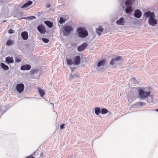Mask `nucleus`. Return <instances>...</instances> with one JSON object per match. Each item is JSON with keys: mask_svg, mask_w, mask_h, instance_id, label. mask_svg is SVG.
I'll list each match as a JSON object with an SVG mask.
<instances>
[{"mask_svg": "<svg viewBox=\"0 0 158 158\" xmlns=\"http://www.w3.org/2000/svg\"><path fill=\"white\" fill-rule=\"evenodd\" d=\"M128 101H129V100H129V98H128Z\"/></svg>", "mask_w": 158, "mask_h": 158, "instance_id": "46", "label": "nucleus"}, {"mask_svg": "<svg viewBox=\"0 0 158 158\" xmlns=\"http://www.w3.org/2000/svg\"><path fill=\"white\" fill-rule=\"evenodd\" d=\"M63 29L62 31L63 35L65 36L69 35L71 32L73 30V27L68 25L63 26Z\"/></svg>", "mask_w": 158, "mask_h": 158, "instance_id": "2", "label": "nucleus"}, {"mask_svg": "<svg viewBox=\"0 0 158 158\" xmlns=\"http://www.w3.org/2000/svg\"><path fill=\"white\" fill-rule=\"evenodd\" d=\"M65 124H62L60 125V128L61 129H63L64 128V126Z\"/></svg>", "mask_w": 158, "mask_h": 158, "instance_id": "38", "label": "nucleus"}, {"mask_svg": "<svg viewBox=\"0 0 158 158\" xmlns=\"http://www.w3.org/2000/svg\"><path fill=\"white\" fill-rule=\"evenodd\" d=\"M42 14V13L41 12H39L37 13V15L38 16H40Z\"/></svg>", "mask_w": 158, "mask_h": 158, "instance_id": "39", "label": "nucleus"}, {"mask_svg": "<svg viewBox=\"0 0 158 158\" xmlns=\"http://www.w3.org/2000/svg\"><path fill=\"white\" fill-rule=\"evenodd\" d=\"M81 61V57L79 56H77L74 58L73 64L75 65H79Z\"/></svg>", "mask_w": 158, "mask_h": 158, "instance_id": "11", "label": "nucleus"}, {"mask_svg": "<svg viewBox=\"0 0 158 158\" xmlns=\"http://www.w3.org/2000/svg\"><path fill=\"white\" fill-rule=\"evenodd\" d=\"M14 32V31L11 29H10L8 31V33L9 34H12Z\"/></svg>", "mask_w": 158, "mask_h": 158, "instance_id": "37", "label": "nucleus"}, {"mask_svg": "<svg viewBox=\"0 0 158 158\" xmlns=\"http://www.w3.org/2000/svg\"><path fill=\"white\" fill-rule=\"evenodd\" d=\"M66 20L67 19H66L65 16H64L60 17L59 22L60 24H61L64 23Z\"/></svg>", "mask_w": 158, "mask_h": 158, "instance_id": "23", "label": "nucleus"}, {"mask_svg": "<svg viewBox=\"0 0 158 158\" xmlns=\"http://www.w3.org/2000/svg\"><path fill=\"white\" fill-rule=\"evenodd\" d=\"M156 111L157 112H158V109H156Z\"/></svg>", "mask_w": 158, "mask_h": 158, "instance_id": "45", "label": "nucleus"}, {"mask_svg": "<svg viewBox=\"0 0 158 158\" xmlns=\"http://www.w3.org/2000/svg\"><path fill=\"white\" fill-rule=\"evenodd\" d=\"M138 91L139 96L142 99H144L150 95V91L149 92H144L143 89H140L138 90Z\"/></svg>", "mask_w": 158, "mask_h": 158, "instance_id": "3", "label": "nucleus"}, {"mask_svg": "<svg viewBox=\"0 0 158 158\" xmlns=\"http://www.w3.org/2000/svg\"><path fill=\"white\" fill-rule=\"evenodd\" d=\"M101 112V110L99 107H97L95 108V113L96 114L98 115Z\"/></svg>", "mask_w": 158, "mask_h": 158, "instance_id": "26", "label": "nucleus"}, {"mask_svg": "<svg viewBox=\"0 0 158 158\" xmlns=\"http://www.w3.org/2000/svg\"><path fill=\"white\" fill-rule=\"evenodd\" d=\"M50 7V4H48V3H47V4H46V7L47 8H49V7Z\"/></svg>", "mask_w": 158, "mask_h": 158, "instance_id": "40", "label": "nucleus"}, {"mask_svg": "<svg viewBox=\"0 0 158 158\" xmlns=\"http://www.w3.org/2000/svg\"><path fill=\"white\" fill-rule=\"evenodd\" d=\"M131 81H133V83L135 84H137L139 82V81L136 80L135 78L134 77L131 78Z\"/></svg>", "mask_w": 158, "mask_h": 158, "instance_id": "34", "label": "nucleus"}, {"mask_svg": "<svg viewBox=\"0 0 158 158\" xmlns=\"http://www.w3.org/2000/svg\"><path fill=\"white\" fill-rule=\"evenodd\" d=\"M146 104L142 102H137L135 104V106L139 107L141 106H144L146 105Z\"/></svg>", "mask_w": 158, "mask_h": 158, "instance_id": "24", "label": "nucleus"}, {"mask_svg": "<svg viewBox=\"0 0 158 158\" xmlns=\"http://www.w3.org/2000/svg\"><path fill=\"white\" fill-rule=\"evenodd\" d=\"M43 155V153H41L40 154V157H42V155Z\"/></svg>", "mask_w": 158, "mask_h": 158, "instance_id": "44", "label": "nucleus"}, {"mask_svg": "<svg viewBox=\"0 0 158 158\" xmlns=\"http://www.w3.org/2000/svg\"><path fill=\"white\" fill-rule=\"evenodd\" d=\"M39 92L40 93V95L41 97H42L45 94V93L44 90L41 89H39Z\"/></svg>", "mask_w": 158, "mask_h": 158, "instance_id": "29", "label": "nucleus"}, {"mask_svg": "<svg viewBox=\"0 0 158 158\" xmlns=\"http://www.w3.org/2000/svg\"><path fill=\"white\" fill-rule=\"evenodd\" d=\"M152 99H149V100H148V99H147V101L148 102H151L152 101Z\"/></svg>", "mask_w": 158, "mask_h": 158, "instance_id": "42", "label": "nucleus"}, {"mask_svg": "<svg viewBox=\"0 0 158 158\" xmlns=\"http://www.w3.org/2000/svg\"><path fill=\"white\" fill-rule=\"evenodd\" d=\"M31 68V66L29 64H25L22 65L20 69L21 70H29Z\"/></svg>", "mask_w": 158, "mask_h": 158, "instance_id": "14", "label": "nucleus"}, {"mask_svg": "<svg viewBox=\"0 0 158 158\" xmlns=\"http://www.w3.org/2000/svg\"><path fill=\"white\" fill-rule=\"evenodd\" d=\"M14 44V42L13 40H8L7 41L6 44L7 46H10Z\"/></svg>", "mask_w": 158, "mask_h": 158, "instance_id": "27", "label": "nucleus"}, {"mask_svg": "<svg viewBox=\"0 0 158 158\" xmlns=\"http://www.w3.org/2000/svg\"><path fill=\"white\" fill-rule=\"evenodd\" d=\"M0 66L4 70H7L9 69V67L7 65H6L4 63H1V64H0Z\"/></svg>", "mask_w": 158, "mask_h": 158, "instance_id": "19", "label": "nucleus"}, {"mask_svg": "<svg viewBox=\"0 0 158 158\" xmlns=\"http://www.w3.org/2000/svg\"><path fill=\"white\" fill-rule=\"evenodd\" d=\"M37 152V151H36L35 152H34L33 153H32V154L31 155L29 156H28L27 157V158H35L34 156V155L35 153H36V152Z\"/></svg>", "mask_w": 158, "mask_h": 158, "instance_id": "35", "label": "nucleus"}, {"mask_svg": "<svg viewBox=\"0 0 158 158\" xmlns=\"http://www.w3.org/2000/svg\"><path fill=\"white\" fill-rule=\"evenodd\" d=\"M155 17L150 18L149 19L148 23L149 24L152 26H155L157 24V21L154 18Z\"/></svg>", "mask_w": 158, "mask_h": 158, "instance_id": "5", "label": "nucleus"}, {"mask_svg": "<svg viewBox=\"0 0 158 158\" xmlns=\"http://www.w3.org/2000/svg\"><path fill=\"white\" fill-rule=\"evenodd\" d=\"M79 75L78 73L72 74L71 73L69 76V77L70 80L73 79L76 77H79Z\"/></svg>", "mask_w": 158, "mask_h": 158, "instance_id": "22", "label": "nucleus"}, {"mask_svg": "<svg viewBox=\"0 0 158 158\" xmlns=\"http://www.w3.org/2000/svg\"><path fill=\"white\" fill-rule=\"evenodd\" d=\"M122 59L121 56H117L114 58L111 59L110 62V64L111 65H114V64H119L120 61H121Z\"/></svg>", "mask_w": 158, "mask_h": 158, "instance_id": "4", "label": "nucleus"}, {"mask_svg": "<svg viewBox=\"0 0 158 158\" xmlns=\"http://www.w3.org/2000/svg\"><path fill=\"white\" fill-rule=\"evenodd\" d=\"M116 23L118 25H124L125 23L124 19L123 18L121 17L119 19L117 20Z\"/></svg>", "mask_w": 158, "mask_h": 158, "instance_id": "16", "label": "nucleus"}, {"mask_svg": "<svg viewBox=\"0 0 158 158\" xmlns=\"http://www.w3.org/2000/svg\"><path fill=\"white\" fill-rule=\"evenodd\" d=\"M143 16L146 18H152L155 17V14L153 12H151L150 11H148L145 12L143 15Z\"/></svg>", "mask_w": 158, "mask_h": 158, "instance_id": "7", "label": "nucleus"}, {"mask_svg": "<svg viewBox=\"0 0 158 158\" xmlns=\"http://www.w3.org/2000/svg\"><path fill=\"white\" fill-rule=\"evenodd\" d=\"M88 46L87 43L86 42L83 43L81 45L78 46L77 47V50L80 52L83 51Z\"/></svg>", "mask_w": 158, "mask_h": 158, "instance_id": "6", "label": "nucleus"}, {"mask_svg": "<svg viewBox=\"0 0 158 158\" xmlns=\"http://www.w3.org/2000/svg\"><path fill=\"white\" fill-rule=\"evenodd\" d=\"M66 61L67 62V64L68 65H72L73 63L71 59L70 58L67 59Z\"/></svg>", "mask_w": 158, "mask_h": 158, "instance_id": "28", "label": "nucleus"}, {"mask_svg": "<svg viewBox=\"0 0 158 158\" xmlns=\"http://www.w3.org/2000/svg\"><path fill=\"white\" fill-rule=\"evenodd\" d=\"M21 36L23 40H27L28 38V34L26 31L22 32L21 34Z\"/></svg>", "mask_w": 158, "mask_h": 158, "instance_id": "15", "label": "nucleus"}, {"mask_svg": "<svg viewBox=\"0 0 158 158\" xmlns=\"http://www.w3.org/2000/svg\"><path fill=\"white\" fill-rule=\"evenodd\" d=\"M103 31V29L102 28L101 26L99 27L98 28L96 29V31L99 35H101Z\"/></svg>", "mask_w": 158, "mask_h": 158, "instance_id": "21", "label": "nucleus"}, {"mask_svg": "<svg viewBox=\"0 0 158 158\" xmlns=\"http://www.w3.org/2000/svg\"><path fill=\"white\" fill-rule=\"evenodd\" d=\"M44 23L49 28H51L53 26V23L49 21H45Z\"/></svg>", "mask_w": 158, "mask_h": 158, "instance_id": "20", "label": "nucleus"}, {"mask_svg": "<svg viewBox=\"0 0 158 158\" xmlns=\"http://www.w3.org/2000/svg\"><path fill=\"white\" fill-rule=\"evenodd\" d=\"M132 2L130 0H126L125 2V4L126 5H128L132 4Z\"/></svg>", "mask_w": 158, "mask_h": 158, "instance_id": "32", "label": "nucleus"}, {"mask_svg": "<svg viewBox=\"0 0 158 158\" xmlns=\"http://www.w3.org/2000/svg\"><path fill=\"white\" fill-rule=\"evenodd\" d=\"M32 3L33 2L32 1H29L22 6L21 8L24 9H26V8L28 7L29 6L31 5Z\"/></svg>", "mask_w": 158, "mask_h": 158, "instance_id": "17", "label": "nucleus"}, {"mask_svg": "<svg viewBox=\"0 0 158 158\" xmlns=\"http://www.w3.org/2000/svg\"><path fill=\"white\" fill-rule=\"evenodd\" d=\"M134 15L137 18H139L142 16V12L139 9H136L135 10Z\"/></svg>", "mask_w": 158, "mask_h": 158, "instance_id": "9", "label": "nucleus"}, {"mask_svg": "<svg viewBox=\"0 0 158 158\" xmlns=\"http://www.w3.org/2000/svg\"><path fill=\"white\" fill-rule=\"evenodd\" d=\"M36 18V17L34 16H28V20H31L34 19H35Z\"/></svg>", "mask_w": 158, "mask_h": 158, "instance_id": "36", "label": "nucleus"}, {"mask_svg": "<svg viewBox=\"0 0 158 158\" xmlns=\"http://www.w3.org/2000/svg\"><path fill=\"white\" fill-rule=\"evenodd\" d=\"M74 68H71V71H73L74 70Z\"/></svg>", "mask_w": 158, "mask_h": 158, "instance_id": "43", "label": "nucleus"}, {"mask_svg": "<svg viewBox=\"0 0 158 158\" xmlns=\"http://www.w3.org/2000/svg\"><path fill=\"white\" fill-rule=\"evenodd\" d=\"M6 61L8 64L13 63L14 62V60L12 57H7L6 58Z\"/></svg>", "mask_w": 158, "mask_h": 158, "instance_id": "18", "label": "nucleus"}, {"mask_svg": "<svg viewBox=\"0 0 158 158\" xmlns=\"http://www.w3.org/2000/svg\"><path fill=\"white\" fill-rule=\"evenodd\" d=\"M42 40L45 43H48L49 41V40L48 39L45 38H42Z\"/></svg>", "mask_w": 158, "mask_h": 158, "instance_id": "33", "label": "nucleus"}, {"mask_svg": "<svg viewBox=\"0 0 158 158\" xmlns=\"http://www.w3.org/2000/svg\"><path fill=\"white\" fill-rule=\"evenodd\" d=\"M106 64V61L105 60H100L97 64V66L99 67H104Z\"/></svg>", "mask_w": 158, "mask_h": 158, "instance_id": "12", "label": "nucleus"}, {"mask_svg": "<svg viewBox=\"0 0 158 158\" xmlns=\"http://www.w3.org/2000/svg\"><path fill=\"white\" fill-rule=\"evenodd\" d=\"M125 10L127 13H129L132 11V7L131 6H128L125 9Z\"/></svg>", "mask_w": 158, "mask_h": 158, "instance_id": "25", "label": "nucleus"}, {"mask_svg": "<svg viewBox=\"0 0 158 158\" xmlns=\"http://www.w3.org/2000/svg\"><path fill=\"white\" fill-rule=\"evenodd\" d=\"M7 109V107L6 106H0V117L6 111Z\"/></svg>", "mask_w": 158, "mask_h": 158, "instance_id": "13", "label": "nucleus"}, {"mask_svg": "<svg viewBox=\"0 0 158 158\" xmlns=\"http://www.w3.org/2000/svg\"><path fill=\"white\" fill-rule=\"evenodd\" d=\"M24 85L23 84L20 83L16 86V90L19 93H21L23 90Z\"/></svg>", "mask_w": 158, "mask_h": 158, "instance_id": "8", "label": "nucleus"}, {"mask_svg": "<svg viewBox=\"0 0 158 158\" xmlns=\"http://www.w3.org/2000/svg\"><path fill=\"white\" fill-rule=\"evenodd\" d=\"M37 30L41 34H44L46 31L45 27L42 25H39L37 27Z\"/></svg>", "mask_w": 158, "mask_h": 158, "instance_id": "10", "label": "nucleus"}, {"mask_svg": "<svg viewBox=\"0 0 158 158\" xmlns=\"http://www.w3.org/2000/svg\"><path fill=\"white\" fill-rule=\"evenodd\" d=\"M15 61L17 63H19L21 61V58L19 57H16L15 58Z\"/></svg>", "mask_w": 158, "mask_h": 158, "instance_id": "31", "label": "nucleus"}, {"mask_svg": "<svg viewBox=\"0 0 158 158\" xmlns=\"http://www.w3.org/2000/svg\"><path fill=\"white\" fill-rule=\"evenodd\" d=\"M108 110L105 108H103L101 110V113L102 114H105L108 112Z\"/></svg>", "mask_w": 158, "mask_h": 158, "instance_id": "30", "label": "nucleus"}, {"mask_svg": "<svg viewBox=\"0 0 158 158\" xmlns=\"http://www.w3.org/2000/svg\"><path fill=\"white\" fill-rule=\"evenodd\" d=\"M78 37L81 38H85L88 35V32L85 28L79 27L77 29Z\"/></svg>", "mask_w": 158, "mask_h": 158, "instance_id": "1", "label": "nucleus"}, {"mask_svg": "<svg viewBox=\"0 0 158 158\" xmlns=\"http://www.w3.org/2000/svg\"><path fill=\"white\" fill-rule=\"evenodd\" d=\"M22 19H28V16L23 17Z\"/></svg>", "mask_w": 158, "mask_h": 158, "instance_id": "41", "label": "nucleus"}]
</instances>
